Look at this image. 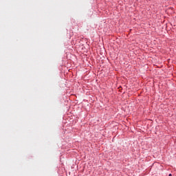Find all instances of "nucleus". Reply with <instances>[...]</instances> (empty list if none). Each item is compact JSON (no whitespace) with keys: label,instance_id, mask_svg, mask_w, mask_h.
<instances>
[{"label":"nucleus","instance_id":"nucleus-1","mask_svg":"<svg viewBox=\"0 0 176 176\" xmlns=\"http://www.w3.org/2000/svg\"><path fill=\"white\" fill-rule=\"evenodd\" d=\"M168 176H173V175H171V173H170V174L168 175Z\"/></svg>","mask_w":176,"mask_h":176}]
</instances>
